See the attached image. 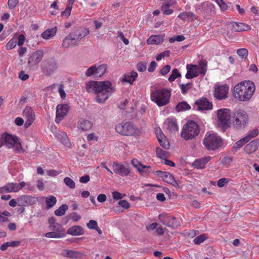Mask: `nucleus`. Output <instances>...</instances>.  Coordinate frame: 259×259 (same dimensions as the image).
Returning a JSON list of instances; mask_svg holds the SVG:
<instances>
[{"label": "nucleus", "instance_id": "1", "mask_svg": "<svg viewBox=\"0 0 259 259\" xmlns=\"http://www.w3.org/2000/svg\"><path fill=\"white\" fill-rule=\"evenodd\" d=\"M85 89L90 94L95 95V101L98 103H104L115 91L110 81H89L85 84Z\"/></svg>", "mask_w": 259, "mask_h": 259}, {"label": "nucleus", "instance_id": "2", "mask_svg": "<svg viewBox=\"0 0 259 259\" xmlns=\"http://www.w3.org/2000/svg\"><path fill=\"white\" fill-rule=\"evenodd\" d=\"M255 90L254 84L251 81H244L236 84L233 89L234 97L241 101L249 100Z\"/></svg>", "mask_w": 259, "mask_h": 259}, {"label": "nucleus", "instance_id": "3", "mask_svg": "<svg viewBox=\"0 0 259 259\" xmlns=\"http://www.w3.org/2000/svg\"><path fill=\"white\" fill-rule=\"evenodd\" d=\"M6 146L9 149H13L16 153H20L22 150L19 138L15 136L8 133L2 135L0 139V148Z\"/></svg>", "mask_w": 259, "mask_h": 259}, {"label": "nucleus", "instance_id": "4", "mask_svg": "<svg viewBox=\"0 0 259 259\" xmlns=\"http://www.w3.org/2000/svg\"><path fill=\"white\" fill-rule=\"evenodd\" d=\"M171 96L170 91L166 89H157L151 91V100L158 106H163L169 102Z\"/></svg>", "mask_w": 259, "mask_h": 259}, {"label": "nucleus", "instance_id": "5", "mask_svg": "<svg viewBox=\"0 0 259 259\" xmlns=\"http://www.w3.org/2000/svg\"><path fill=\"white\" fill-rule=\"evenodd\" d=\"M207 62L206 60H200L198 65L188 64L186 66L187 72L186 78L192 79L198 76L199 74L204 76L207 71Z\"/></svg>", "mask_w": 259, "mask_h": 259}, {"label": "nucleus", "instance_id": "6", "mask_svg": "<svg viewBox=\"0 0 259 259\" xmlns=\"http://www.w3.org/2000/svg\"><path fill=\"white\" fill-rule=\"evenodd\" d=\"M199 133L200 128L198 124L194 121L189 120L184 125L181 135L185 140H189L194 139Z\"/></svg>", "mask_w": 259, "mask_h": 259}, {"label": "nucleus", "instance_id": "7", "mask_svg": "<svg viewBox=\"0 0 259 259\" xmlns=\"http://www.w3.org/2000/svg\"><path fill=\"white\" fill-rule=\"evenodd\" d=\"M223 140L215 133H207L203 140V144L206 149L215 150L223 145Z\"/></svg>", "mask_w": 259, "mask_h": 259}, {"label": "nucleus", "instance_id": "8", "mask_svg": "<svg viewBox=\"0 0 259 259\" xmlns=\"http://www.w3.org/2000/svg\"><path fill=\"white\" fill-rule=\"evenodd\" d=\"M218 126L224 132L229 126L232 117L231 111L228 108H222L217 111Z\"/></svg>", "mask_w": 259, "mask_h": 259}, {"label": "nucleus", "instance_id": "9", "mask_svg": "<svg viewBox=\"0 0 259 259\" xmlns=\"http://www.w3.org/2000/svg\"><path fill=\"white\" fill-rule=\"evenodd\" d=\"M232 116V123L237 129L244 127L249 120L247 113L242 110H236L233 113Z\"/></svg>", "mask_w": 259, "mask_h": 259}, {"label": "nucleus", "instance_id": "10", "mask_svg": "<svg viewBox=\"0 0 259 259\" xmlns=\"http://www.w3.org/2000/svg\"><path fill=\"white\" fill-rule=\"evenodd\" d=\"M115 130L121 135L128 136L137 135L139 132V129L130 122L117 124L115 127Z\"/></svg>", "mask_w": 259, "mask_h": 259}, {"label": "nucleus", "instance_id": "11", "mask_svg": "<svg viewBox=\"0 0 259 259\" xmlns=\"http://www.w3.org/2000/svg\"><path fill=\"white\" fill-rule=\"evenodd\" d=\"M107 65L105 64L97 66L96 64L89 67L85 71V75L87 77L100 78L106 72Z\"/></svg>", "mask_w": 259, "mask_h": 259}, {"label": "nucleus", "instance_id": "12", "mask_svg": "<svg viewBox=\"0 0 259 259\" xmlns=\"http://www.w3.org/2000/svg\"><path fill=\"white\" fill-rule=\"evenodd\" d=\"M58 65L56 59L54 57L46 59L42 65L43 73L47 76L52 75L57 70Z\"/></svg>", "mask_w": 259, "mask_h": 259}, {"label": "nucleus", "instance_id": "13", "mask_svg": "<svg viewBox=\"0 0 259 259\" xmlns=\"http://www.w3.org/2000/svg\"><path fill=\"white\" fill-rule=\"evenodd\" d=\"M158 219L164 225L169 228L176 229L180 226V221L177 218L167 213L159 214Z\"/></svg>", "mask_w": 259, "mask_h": 259}, {"label": "nucleus", "instance_id": "14", "mask_svg": "<svg viewBox=\"0 0 259 259\" xmlns=\"http://www.w3.org/2000/svg\"><path fill=\"white\" fill-rule=\"evenodd\" d=\"M44 51L38 50L33 52L28 58L27 65L31 69H36L44 57Z\"/></svg>", "mask_w": 259, "mask_h": 259}, {"label": "nucleus", "instance_id": "15", "mask_svg": "<svg viewBox=\"0 0 259 259\" xmlns=\"http://www.w3.org/2000/svg\"><path fill=\"white\" fill-rule=\"evenodd\" d=\"M24 187H25V182H21L19 184L8 183L6 185L0 187V193L18 192Z\"/></svg>", "mask_w": 259, "mask_h": 259}, {"label": "nucleus", "instance_id": "16", "mask_svg": "<svg viewBox=\"0 0 259 259\" xmlns=\"http://www.w3.org/2000/svg\"><path fill=\"white\" fill-rule=\"evenodd\" d=\"M23 115L25 119L24 127H29L35 119V115L32 109L30 107H26L23 112Z\"/></svg>", "mask_w": 259, "mask_h": 259}, {"label": "nucleus", "instance_id": "17", "mask_svg": "<svg viewBox=\"0 0 259 259\" xmlns=\"http://www.w3.org/2000/svg\"><path fill=\"white\" fill-rule=\"evenodd\" d=\"M229 87L227 84L222 85H215L214 96L219 100L224 99L227 98L228 93Z\"/></svg>", "mask_w": 259, "mask_h": 259}, {"label": "nucleus", "instance_id": "18", "mask_svg": "<svg viewBox=\"0 0 259 259\" xmlns=\"http://www.w3.org/2000/svg\"><path fill=\"white\" fill-rule=\"evenodd\" d=\"M155 174L161 178L165 182L172 185L175 187H177L178 186L177 182L169 172L157 170L155 171Z\"/></svg>", "mask_w": 259, "mask_h": 259}, {"label": "nucleus", "instance_id": "19", "mask_svg": "<svg viewBox=\"0 0 259 259\" xmlns=\"http://www.w3.org/2000/svg\"><path fill=\"white\" fill-rule=\"evenodd\" d=\"M17 203L20 206L32 205L36 203V198L28 195H23L17 198Z\"/></svg>", "mask_w": 259, "mask_h": 259}, {"label": "nucleus", "instance_id": "20", "mask_svg": "<svg viewBox=\"0 0 259 259\" xmlns=\"http://www.w3.org/2000/svg\"><path fill=\"white\" fill-rule=\"evenodd\" d=\"M112 167L114 173L122 177L127 176L130 172L128 167L116 162H113Z\"/></svg>", "mask_w": 259, "mask_h": 259}, {"label": "nucleus", "instance_id": "21", "mask_svg": "<svg viewBox=\"0 0 259 259\" xmlns=\"http://www.w3.org/2000/svg\"><path fill=\"white\" fill-rule=\"evenodd\" d=\"M68 111V106L67 104L58 105L56 107V117L55 121L59 123L66 115Z\"/></svg>", "mask_w": 259, "mask_h": 259}, {"label": "nucleus", "instance_id": "22", "mask_svg": "<svg viewBox=\"0 0 259 259\" xmlns=\"http://www.w3.org/2000/svg\"><path fill=\"white\" fill-rule=\"evenodd\" d=\"M197 109L200 111L208 110L212 109V104L205 98H202L195 103Z\"/></svg>", "mask_w": 259, "mask_h": 259}, {"label": "nucleus", "instance_id": "23", "mask_svg": "<svg viewBox=\"0 0 259 259\" xmlns=\"http://www.w3.org/2000/svg\"><path fill=\"white\" fill-rule=\"evenodd\" d=\"M79 42L70 33L63 40L62 46L65 48H72L78 46Z\"/></svg>", "mask_w": 259, "mask_h": 259}, {"label": "nucleus", "instance_id": "24", "mask_svg": "<svg viewBox=\"0 0 259 259\" xmlns=\"http://www.w3.org/2000/svg\"><path fill=\"white\" fill-rule=\"evenodd\" d=\"M89 33L90 30L88 28L82 27L77 28L70 32L72 35L76 38H77L79 41H80L82 38L87 36Z\"/></svg>", "mask_w": 259, "mask_h": 259}, {"label": "nucleus", "instance_id": "25", "mask_svg": "<svg viewBox=\"0 0 259 259\" xmlns=\"http://www.w3.org/2000/svg\"><path fill=\"white\" fill-rule=\"evenodd\" d=\"M164 127L171 133L178 131V125L175 119L168 118L164 123Z\"/></svg>", "mask_w": 259, "mask_h": 259}, {"label": "nucleus", "instance_id": "26", "mask_svg": "<svg viewBox=\"0 0 259 259\" xmlns=\"http://www.w3.org/2000/svg\"><path fill=\"white\" fill-rule=\"evenodd\" d=\"M65 235V230L62 227H59L56 231L47 233L45 236L47 238H62Z\"/></svg>", "mask_w": 259, "mask_h": 259}, {"label": "nucleus", "instance_id": "27", "mask_svg": "<svg viewBox=\"0 0 259 259\" xmlns=\"http://www.w3.org/2000/svg\"><path fill=\"white\" fill-rule=\"evenodd\" d=\"M210 160V157H204L200 159H196L192 163V166L196 168L202 169L205 167V164Z\"/></svg>", "mask_w": 259, "mask_h": 259}, {"label": "nucleus", "instance_id": "28", "mask_svg": "<svg viewBox=\"0 0 259 259\" xmlns=\"http://www.w3.org/2000/svg\"><path fill=\"white\" fill-rule=\"evenodd\" d=\"M93 123L85 119H81L78 122L77 128L81 131H88L91 130L93 127Z\"/></svg>", "mask_w": 259, "mask_h": 259}, {"label": "nucleus", "instance_id": "29", "mask_svg": "<svg viewBox=\"0 0 259 259\" xmlns=\"http://www.w3.org/2000/svg\"><path fill=\"white\" fill-rule=\"evenodd\" d=\"M62 254L65 257L71 258H80L82 256V253L81 252L69 249L64 250Z\"/></svg>", "mask_w": 259, "mask_h": 259}, {"label": "nucleus", "instance_id": "30", "mask_svg": "<svg viewBox=\"0 0 259 259\" xmlns=\"http://www.w3.org/2000/svg\"><path fill=\"white\" fill-rule=\"evenodd\" d=\"M258 141L256 140L251 141L244 148L245 152L247 154H251L254 152L258 148Z\"/></svg>", "mask_w": 259, "mask_h": 259}, {"label": "nucleus", "instance_id": "31", "mask_svg": "<svg viewBox=\"0 0 259 259\" xmlns=\"http://www.w3.org/2000/svg\"><path fill=\"white\" fill-rule=\"evenodd\" d=\"M232 25V29L235 31H247L250 28L248 25L243 23L233 22Z\"/></svg>", "mask_w": 259, "mask_h": 259}, {"label": "nucleus", "instance_id": "32", "mask_svg": "<svg viewBox=\"0 0 259 259\" xmlns=\"http://www.w3.org/2000/svg\"><path fill=\"white\" fill-rule=\"evenodd\" d=\"M137 77L138 73L136 72L132 71L125 74L122 79V81L128 82L131 84H132Z\"/></svg>", "mask_w": 259, "mask_h": 259}, {"label": "nucleus", "instance_id": "33", "mask_svg": "<svg viewBox=\"0 0 259 259\" xmlns=\"http://www.w3.org/2000/svg\"><path fill=\"white\" fill-rule=\"evenodd\" d=\"M84 233L82 228L79 226H74L70 228L67 233L71 235L78 236L82 235Z\"/></svg>", "mask_w": 259, "mask_h": 259}, {"label": "nucleus", "instance_id": "34", "mask_svg": "<svg viewBox=\"0 0 259 259\" xmlns=\"http://www.w3.org/2000/svg\"><path fill=\"white\" fill-rule=\"evenodd\" d=\"M57 32V27H54L51 29H48L41 34V36L45 39H49L55 35Z\"/></svg>", "mask_w": 259, "mask_h": 259}, {"label": "nucleus", "instance_id": "35", "mask_svg": "<svg viewBox=\"0 0 259 259\" xmlns=\"http://www.w3.org/2000/svg\"><path fill=\"white\" fill-rule=\"evenodd\" d=\"M163 41V38L160 35H152L147 40L148 45H159Z\"/></svg>", "mask_w": 259, "mask_h": 259}, {"label": "nucleus", "instance_id": "36", "mask_svg": "<svg viewBox=\"0 0 259 259\" xmlns=\"http://www.w3.org/2000/svg\"><path fill=\"white\" fill-rule=\"evenodd\" d=\"M57 139L61 141V142L66 147H70L71 145L69 141L67 134L63 132L58 133L56 135Z\"/></svg>", "mask_w": 259, "mask_h": 259}, {"label": "nucleus", "instance_id": "37", "mask_svg": "<svg viewBox=\"0 0 259 259\" xmlns=\"http://www.w3.org/2000/svg\"><path fill=\"white\" fill-rule=\"evenodd\" d=\"M191 109V106L186 102L183 101L179 103L176 107V110L178 112L188 110Z\"/></svg>", "mask_w": 259, "mask_h": 259}, {"label": "nucleus", "instance_id": "38", "mask_svg": "<svg viewBox=\"0 0 259 259\" xmlns=\"http://www.w3.org/2000/svg\"><path fill=\"white\" fill-rule=\"evenodd\" d=\"M57 202V199L54 196H49L46 197L45 203L48 209L54 206Z\"/></svg>", "mask_w": 259, "mask_h": 259}, {"label": "nucleus", "instance_id": "39", "mask_svg": "<svg viewBox=\"0 0 259 259\" xmlns=\"http://www.w3.org/2000/svg\"><path fill=\"white\" fill-rule=\"evenodd\" d=\"M68 209V205L67 204H63L61 205L58 209L55 210L54 213L57 216H62L65 213L66 211Z\"/></svg>", "mask_w": 259, "mask_h": 259}, {"label": "nucleus", "instance_id": "40", "mask_svg": "<svg viewBox=\"0 0 259 259\" xmlns=\"http://www.w3.org/2000/svg\"><path fill=\"white\" fill-rule=\"evenodd\" d=\"M247 138H243L242 139L236 142L233 146V150L234 151H237L241 147H242L246 143Z\"/></svg>", "mask_w": 259, "mask_h": 259}, {"label": "nucleus", "instance_id": "41", "mask_svg": "<svg viewBox=\"0 0 259 259\" xmlns=\"http://www.w3.org/2000/svg\"><path fill=\"white\" fill-rule=\"evenodd\" d=\"M17 43V38L13 37L6 45L7 50H11L16 47Z\"/></svg>", "mask_w": 259, "mask_h": 259}, {"label": "nucleus", "instance_id": "42", "mask_svg": "<svg viewBox=\"0 0 259 259\" xmlns=\"http://www.w3.org/2000/svg\"><path fill=\"white\" fill-rule=\"evenodd\" d=\"M181 74L179 72L178 69L175 68L172 70L171 73L169 77L168 78V80L170 82H172L174 81L177 78L181 77Z\"/></svg>", "mask_w": 259, "mask_h": 259}, {"label": "nucleus", "instance_id": "43", "mask_svg": "<svg viewBox=\"0 0 259 259\" xmlns=\"http://www.w3.org/2000/svg\"><path fill=\"white\" fill-rule=\"evenodd\" d=\"M49 223L50 224L49 228L52 231H56L58 227H61L58 224L56 223V219L54 217L49 218Z\"/></svg>", "mask_w": 259, "mask_h": 259}, {"label": "nucleus", "instance_id": "44", "mask_svg": "<svg viewBox=\"0 0 259 259\" xmlns=\"http://www.w3.org/2000/svg\"><path fill=\"white\" fill-rule=\"evenodd\" d=\"M138 171L142 175H147L152 172V168L150 166L143 165L141 168L139 169Z\"/></svg>", "mask_w": 259, "mask_h": 259}, {"label": "nucleus", "instance_id": "45", "mask_svg": "<svg viewBox=\"0 0 259 259\" xmlns=\"http://www.w3.org/2000/svg\"><path fill=\"white\" fill-rule=\"evenodd\" d=\"M156 152L157 156L159 158H160L162 159H164L167 157V154L168 152L165 150H163L161 148L157 147L156 148Z\"/></svg>", "mask_w": 259, "mask_h": 259}, {"label": "nucleus", "instance_id": "46", "mask_svg": "<svg viewBox=\"0 0 259 259\" xmlns=\"http://www.w3.org/2000/svg\"><path fill=\"white\" fill-rule=\"evenodd\" d=\"M179 85L181 90L182 93L185 95L192 88V84L191 83H188L186 84H179Z\"/></svg>", "mask_w": 259, "mask_h": 259}, {"label": "nucleus", "instance_id": "47", "mask_svg": "<svg viewBox=\"0 0 259 259\" xmlns=\"http://www.w3.org/2000/svg\"><path fill=\"white\" fill-rule=\"evenodd\" d=\"M64 182L70 189H74L75 187V182L69 177H65L64 179Z\"/></svg>", "mask_w": 259, "mask_h": 259}, {"label": "nucleus", "instance_id": "48", "mask_svg": "<svg viewBox=\"0 0 259 259\" xmlns=\"http://www.w3.org/2000/svg\"><path fill=\"white\" fill-rule=\"evenodd\" d=\"M248 50L245 48L239 49L237 51V54L242 59H246L248 55Z\"/></svg>", "mask_w": 259, "mask_h": 259}, {"label": "nucleus", "instance_id": "49", "mask_svg": "<svg viewBox=\"0 0 259 259\" xmlns=\"http://www.w3.org/2000/svg\"><path fill=\"white\" fill-rule=\"evenodd\" d=\"M207 239L205 234H201L194 238L193 242L195 244H200Z\"/></svg>", "mask_w": 259, "mask_h": 259}, {"label": "nucleus", "instance_id": "50", "mask_svg": "<svg viewBox=\"0 0 259 259\" xmlns=\"http://www.w3.org/2000/svg\"><path fill=\"white\" fill-rule=\"evenodd\" d=\"M158 141L159 142V144L161 145V146H162L163 148L165 149H169V144L165 136H164V138H162V139H160Z\"/></svg>", "mask_w": 259, "mask_h": 259}, {"label": "nucleus", "instance_id": "51", "mask_svg": "<svg viewBox=\"0 0 259 259\" xmlns=\"http://www.w3.org/2000/svg\"><path fill=\"white\" fill-rule=\"evenodd\" d=\"M168 4H162L161 6V10L163 13L165 15H170L174 12L173 10L168 8Z\"/></svg>", "mask_w": 259, "mask_h": 259}, {"label": "nucleus", "instance_id": "52", "mask_svg": "<svg viewBox=\"0 0 259 259\" xmlns=\"http://www.w3.org/2000/svg\"><path fill=\"white\" fill-rule=\"evenodd\" d=\"M258 134V131L257 129H254L250 131L248 135L245 137L247 138L246 141H249L251 138H254L257 136Z\"/></svg>", "mask_w": 259, "mask_h": 259}, {"label": "nucleus", "instance_id": "53", "mask_svg": "<svg viewBox=\"0 0 259 259\" xmlns=\"http://www.w3.org/2000/svg\"><path fill=\"white\" fill-rule=\"evenodd\" d=\"M185 37L183 35H177L176 36H174L173 37H171L169 39V41L170 43H173L175 41H182L185 40Z\"/></svg>", "mask_w": 259, "mask_h": 259}, {"label": "nucleus", "instance_id": "54", "mask_svg": "<svg viewBox=\"0 0 259 259\" xmlns=\"http://www.w3.org/2000/svg\"><path fill=\"white\" fill-rule=\"evenodd\" d=\"M170 54V51L166 50L164 51L162 53L158 54L156 57V59L157 61H159L162 59L164 57H168Z\"/></svg>", "mask_w": 259, "mask_h": 259}, {"label": "nucleus", "instance_id": "55", "mask_svg": "<svg viewBox=\"0 0 259 259\" xmlns=\"http://www.w3.org/2000/svg\"><path fill=\"white\" fill-rule=\"evenodd\" d=\"M71 9V6H67L66 9L61 12V15L65 18H68L70 15Z\"/></svg>", "mask_w": 259, "mask_h": 259}, {"label": "nucleus", "instance_id": "56", "mask_svg": "<svg viewBox=\"0 0 259 259\" xmlns=\"http://www.w3.org/2000/svg\"><path fill=\"white\" fill-rule=\"evenodd\" d=\"M87 227L90 229L95 230L97 227H98L97 223L96 221L91 220L87 224Z\"/></svg>", "mask_w": 259, "mask_h": 259}, {"label": "nucleus", "instance_id": "57", "mask_svg": "<svg viewBox=\"0 0 259 259\" xmlns=\"http://www.w3.org/2000/svg\"><path fill=\"white\" fill-rule=\"evenodd\" d=\"M171 67L169 65H166L164 66L160 70V73L162 75H165L167 74L170 71Z\"/></svg>", "mask_w": 259, "mask_h": 259}, {"label": "nucleus", "instance_id": "58", "mask_svg": "<svg viewBox=\"0 0 259 259\" xmlns=\"http://www.w3.org/2000/svg\"><path fill=\"white\" fill-rule=\"evenodd\" d=\"M131 163L132 165L137 169L138 170H139V169L141 168L143 165L136 159H133L131 161Z\"/></svg>", "mask_w": 259, "mask_h": 259}, {"label": "nucleus", "instance_id": "59", "mask_svg": "<svg viewBox=\"0 0 259 259\" xmlns=\"http://www.w3.org/2000/svg\"><path fill=\"white\" fill-rule=\"evenodd\" d=\"M146 63L142 62H139L137 64V69L141 72L144 71L146 69Z\"/></svg>", "mask_w": 259, "mask_h": 259}, {"label": "nucleus", "instance_id": "60", "mask_svg": "<svg viewBox=\"0 0 259 259\" xmlns=\"http://www.w3.org/2000/svg\"><path fill=\"white\" fill-rule=\"evenodd\" d=\"M64 87L63 84H61L59 85V88H58V91H59V94L60 95L61 98L62 99H65L66 97V93L64 90Z\"/></svg>", "mask_w": 259, "mask_h": 259}, {"label": "nucleus", "instance_id": "61", "mask_svg": "<svg viewBox=\"0 0 259 259\" xmlns=\"http://www.w3.org/2000/svg\"><path fill=\"white\" fill-rule=\"evenodd\" d=\"M155 132L158 140L162 139L165 136L160 128H155Z\"/></svg>", "mask_w": 259, "mask_h": 259}, {"label": "nucleus", "instance_id": "62", "mask_svg": "<svg viewBox=\"0 0 259 259\" xmlns=\"http://www.w3.org/2000/svg\"><path fill=\"white\" fill-rule=\"evenodd\" d=\"M112 194L113 199L115 200H119L125 196L124 194L123 195L121 193L117 191H114L112 192Z\"/></svg>", "mask_w": 259, "mask_h": 259}, {"label": "nucleus", "instance_id": "63", "mask_svg": "<svg viewBox=\"0 0 259 259\" xmlns=\"http://www.w3.org/2000/svg\"><path fill=\"white\" fill-rule=\"evenodd\" d=\"M18 3V0H8V5L10 9H14Z\"/></svg>", "mask_w": 259, "mask_h": 259}, {"label": "nucleus", "instance_id": "64", "mask_svg": "<svg viewBox=\"0 0 259 259\" xmlns=\"http://www.w3.org/2000/svg\"><path fill=\"white\" fill-rule=\"evenodd\" d=\"M87 140L88 141H97L98 140V137L96 135L95 133H91L87 136Z\"/></svg>", "mask_w": 259, "mask_h": 259}]
</instances>
